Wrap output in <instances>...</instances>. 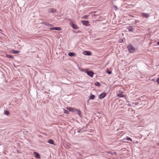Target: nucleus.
<instances>
[{"label":"nucleus","mask_w":159,"mask_h":159,"mask_svg":"<svg viewBox=\"0 0 159 159\" xmlns=\"http://www.w3.org/2000/svg\"><path fill=\"white\" fill-rule=\"evenodd\" d=\"M118 96L120 97H124V95H123V94H119Z\"/></svg>","instance_id":"27"},{"label":"nucleus","mask_w":159,"mask_h":159,"mask_svg":"<svg viewBox=\"0 0 159 159\" xmlns=\"http://www.w3.org/2000/svg\"><path fill=\"white\" fill-rule=\"evenodd\" d=\"M81 131H82V130H81V129L80 130H78V131L77 132H78V133H80V132H81Z\"/></svg>","instance_id":"31"},{"label":"nucleus","mask_w":159,"mask_h":159,"mask_svg":"<svg viewBox=\"0 0 159 159\" xmlns=\"http://www.w3.org/2000/svg\"><path fill=\"white\" fill-rule=\"evenodd\" d=\"M6 57L7 58H8L11 59H14V57L10 55H6Z\"/></svg>","instance_id":"14"},{"label":"nucleus","mask_w":159,"mask_h":159,"mask_svg":"<svg viewBox=\"0 0 159 159\" xmlns=\"http://www.w3.org/2000/svg\"><path fill=\"white\" fill-rule=\"evenodd\" d=\"M107 72L109 74H111L112 72L111 71H110L108 70H107Z\"/></svg>","instance_id":"26"},{"label":"nucleus","mask_w":159,"mask_h":159,"mask_svg":"<svg viewBox=\"0 0 159 159\" xmlns=\"http://www.w3.org/2000/svg\"><path fill=\"white\" fill-rule=\"evenodd\" d=\"M89 76L93 77L94 73L92 70H90L88 69H87V70L86 71V73Z\"/></svg>","instance_id":"2"},{"label":"nucleus","mask_w":159,"mask_h":159,"mask_svg":"<svg viewBox=\"0 0 159 159\" xmlns=\"http://www.w3.org/2000/svg\"><path fill=\"white\" fill-rule=\"evenodd\" d=\"M64 112L66 114H68L69 112L67 110L64 109Z\"/></svg>","instance_id":"25"},{"label":"nucleus","mask_w":159,"mask_h":159,"mask_svg":"<svg viewBox=\"0 0 159 159\" xmlns=\"http://www.w3.org/2000/svg\"><path fill=\"white\" fill-rule=\"evenodd\" d=\"M57 10L54 8H50L48 10V11L50 12H56Z\"/></svg>","instance_id":"7"},{"label":"nucleus","mask_w":159,"mask_h":159,"mask_svg":"<svg viewBox=\"0 0 159 159\" xmlns=\"http://www.w3.org/2000/svg\"><path fill=\"white\" fill-rule=\"evenodd\" d=\"M81 23L83 25L86 26H88L89 25V22L88 21L82 20Z\"/></svg>","instance_id":"6"},{"label":"nucleus","mask_w":159,"mask_h":159,"mask_svg":"<svg viewBox=\"0 0 159 159\" xmlns=\"http://www.w3.org/2000/svg\"><path fill=\"white\" fill-rule=\"evenodd\" d=\"M80 70L82 72H84V73H86V71L87 70V69H84L83 68H80Z\"/></svg>","instance_id":"20"},{"label":"nucleus","mask_w":159,"mask_h":159,"mask_svg":"<svg viewBox=\"0 0 159 159\" xmlns=\"http://www.w3.org/2000/svg\"><path fill=\"white\" fill-rule=\"evenodd\" d=\"M133 27L134 26H131L129 25L128 27L127 28L129 31L132 32L134 31V29Z\"/></svg>","instance_id":"10"},{"label":"nucleus","mask_w":159,"mask_h":159,"mask_svg":"<svg viewBox=\"0 0 159 159\" xmlns=\"http://www.w3.org/2000/svg\"><path fill=\"white\" fill-rule=\"evenodd\" d=\"M142 15L143 17L146 18H148L149 16V15L148 14L146 13H143L142 14Z\"/></svg>","instance_id":"15"},{"label":"nucleus","mask_w":159,"mask_h":159,"mask_svg":"<svg viewBox=\"0 0 159 159\" xmlns=\"http://www.w3.org/2000/svg\"><path fill=\"white\" fill-rule=\"evenodd\" d=\"M4 113L5 115H6L8 116L9 114L10 113L8 111L6 110L5 111H4Z\"/></svg>","instance_id":"21"},{"label":"nucleus","mask_w":159,"mask_h":159,"mask_svg":"<svg viewBox=\"0 0 159 159\" xmlns=\"http://www.w3.org/2000/svg\"><path fill=\"white\" fill-rule=\"evenodd\" d=\"M127 48L129 52L132 53L135 51V48L131 44L127 46Z\"/></svg>","instance_id":"1"},{"label":"nucleus","mask_w":159,"mask_h":159,"mask_svg":"<svg viewBox=\"0 0 159 159\" xmlns=\"http://www.w3.org/2000/svg\"><path fill=\"white\" fill-rule=\"evenodd\" d=\"M67 109L70 111L75 112V109L74 108H72L70 107H67Z\"/></svg>","instance_id":"8"},{"label":"nucleus","mask_w":159,"mask_h":159,"mask_svg":"<svg viewBox=\"0 0 159 159\" xmlns=\"http://www.w3.org/2000/svg\"><path fill=\"white\" fill-rule=\"evenodd\" d=\"M48 143L52 144H54V141L52 139H50L49 140L48 142Z\"/></svg>","instance_id":"18"},{"label":"nucleus","mask_w":159,"mask_h":159,"mask_svg":"<svg viewBox=\"0 0 159 159\" xmlns=\"http://www.w3.org/2000/svg\"><path fill=\"white\" fill-rule=\"evenodd\" d=\"M69 56L72 57L75 56V54L74 52H69L68 53Z\"/></svg>","instance_id":"12"},{"label":"nucleus","mask_w":159,"mask_h":159,"mask_svg":"<svg viewBox=\"0 0 159 159\" xmlns=\"http://www.w3.org/2000/svg\"><path fill=\"white\" fill-rule=\"evenodd\" d=\"M88 16L89 15H84L82 17V18L83 19H87L88 17Z\"/></svg>","instance_id":"23"},{"label":"nucleus","mask_w":159,"mask_h":159,"mask_svg":"<svg viewBox=\"0 0 159 159\" xmlns=\"http://www.w3.org/2000/svg\"><path fill=\"white\" fill-rule=\"evenodd\" d=\"M41 23L44 24V25H47L49 27H52L53 26V25L48 23L46 22H42Z\"/></svg>","instance_id":"9"},{"label":"nucleus","mask_w":159,"mask_h":159,"mask_svg":"<svg viewBox=\"0 0 159 159\" xmlns=\"http://www.w3.org/2000/svg\"><path fill=\"white\" fill-rule=\"evenodd\" d=\"M107 95L106 93L103 92L101 93L99 96V98L100 99H102L104 98Z\"/></svg>","instance_id":"4"},{"label":"nucleus","mask_w":159,"mask_h":159,"mask_svg":"<svg viewBox=\"0 0 159 159\" xmlns=\"http://www.w3.org/2000/svg\"><path fill=\"white\" fill-rule=\"evenodd\" d=\"M126 103H128V104H127V105H128L129 106V107H130V106H131V105H130V104H129V101H127V102H126Z\"/></svg>","instance_id":"29"},{"label":"nucleus","mask_w":159,"mask_h":159,"mask_svg":"<svg viewBox=\"0 0 159 159\" xmlns=\"http://www.w3.org/2000/svg\"><path fill=\"white\" fill-rule=\"evenodd\" d=\"M95 84L96 86H100L101 85V84L98 82H96L95 83Z\"/></svg>","instance_id":"22"},{"label":"nucleus","mask_w":159,"mask_h":159,"mask_svg":"<svg viewBox=\"0 0 159 159\" xmlns=\"http://www.w3.org/2000/svg\"><path fill=\"white\" fill-rule=\"evenodd\" d=\"M115 10H117L118 9V8L117 7V6H115Z\"/></svg>","instance_id":"30"},{"label":"nucleus","mask_w":159,"mask_h":159,"mask_svg":"<svg viewBox=\"0 0 159 159\" xmlns=\"http://www.w3.org/2000/svg\"><path fill=\"white\" fill-rule=\"evenodd\" d=\"M50 30H56L60 31L61 30V28L59 27H51L50 28Z\"/></svg>","instance_id":"5"},{"label":"nucleus","mask_w":159,"mask_h":159,"mask_svg":"<svg viewBox=\"0 0 159 159\" xmlns=\"http://www.w3.org/2000/svg\"><path fill=\"white\" fill-rule=\"evenodd\" d=\"M11 52L14 54H18L20 52V51L13 50H12Z\"/></svg>","instance_id":"19"},{"label":"nucleus","mask_w":159,"mask_h":159,"mask_svg":"<svg viewBox=\"0 0 159 159\" xmlns=\"http://www.w3.org/2000/svg\"><path fill=\"white\" fill-rule=\"evenodd\" d=\"M95 97L94 95L91 94L89 97V98L90 99H94L95 98Z\"/></svg>","instance_id":"16"},{"label":"nucleus","mask_w":159,"mask_h":159,"mask_svg":"<svg viewBox=\"0 0 159 159\" xmlns=\"http://www.w3.org/2000/svg\"><path fill=\"white\" fill-rule=\"evenodd\" d=\"M70 24L71 26L74 29H77L79 28V27L77 25L74 24L71 20L70 21Z\"/></svg>","instance_id":"3"},{"label":"nucleus","mask_w":159,"mask_h":159,"mask_svg":"<svg viewBox=\"0 0 159 159\" xmlns=\"http://www.w3.org/2000/svg\"><path fill=\"white\" fill-rule=\"evenodd\" d=\"M34 156L37 158H40V155L38 153L36 152H34Z\"/></svg>","instance_id":"13"},{"label":"nucleus","mask_w":159,"mask_h":159,"mask_svg":"<svg viewBox=\"0 0 159 159\" xmlns=\"http://www.w3.org/2000/svg\"><path fill=\"white\" fill-rule=\"evenodd\" d=\"M114 154H116V152H114Z\"/></svg>","instance_id":"33"},{"label":"nucleus","mask_w":159,"mask_h":159,"mask_svg":"<svg viewBox=\"0 0 159 159\" xmlns=\"http://www.w3.org/2000/svg\"><path fill=\"white\" fill-rule=\"evenodd\" d=\"M157 44L158 45H159V42H157Z\"/></svg>","instance_id":"32"},{"label":"nucleus","mask_w":159,"mask_h":159,"mask_svg":"<svg viewBox=\"0 0 159 159\" xmlns=\"http://www.w3.org/2000/svg\"><path fill=\"white\" fill-rule=\"evenodd\" d=\"M75 112H77L78 115L81 117V112L80 110L75 109Z\"/></svg>","instance_id":"11"},{"label":"nucleus","mask_w":159,"mask_h":159,"mask_svg":"<svg viewBox=\"0 0 159 159\" xmlns=\"http://www.w3.org/2000/svg\"><path fill=\"white\" fill-rule=\"evenodd\" d=\"M85 55L88 56H90L91 55V53L89 51H85Z\"/></svg>","instance_id":"17"},{"label":"nucleus","mask_w":159,"mask_h":159,"mask_svg":"<svg viewBox=\"0 0 159 159\" xmlns=\"http://www.w3.org/2000/svg\"><path fill=\"white\" fill-rule=\"evenodd\" d=\"M157 83L159 84V77L157 79Z\"/></svg>","instance_id":"28"},{"label":"nucleus","mask_w":159,"mask_h":159,"mask_svg":"<svg viewBox=\"0 0 159 159\" xmlns=\"http://www.w3.org/2000/svg\"><path fill=\"white\" fill-rule=\"evenodd\" d=\"M126 139L127 140L130 141H132V139L129 137H127Z\"/></svg>","instance_id":"24"}]
</instances>
